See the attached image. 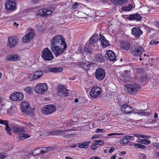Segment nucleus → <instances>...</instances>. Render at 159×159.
<instances>
[{"label": "nucleus", "instance_id": "f257e3e1", "mask_svg": "<svg viewBox=\"0 0 159 159\" xmlns=\"http://www.w3.org/2000/svg\"><path fill=\"white\" fill-rule=\"evenodd\" d=\"M67 45L64 38L61 35H55L50 40V48L56 57L63 53L66 50Z\"/></svg>", "mask_w": 159, "mask_h": 159}, {"label": "nucleus", "instance_id": "f03ea898", "mask_svg": "<svg viewBox=\"0 0 159 159\" xmlns=\"http://www.w3.org/2000/svg\"><path fill=\"white\" fill-rule=\"evenodd\" d=\"M98 36V34L94 33L93 34L85 45L84 49V52L89 53L93 51L96 50L97 48H94V44L98 41L97 39Z\"/></svg>", "mask_w": 159, "mask_h": 159}, {"label": "nucleus", "instance_id": "7ed1b4c3", "mask_svg": "<svg viewBox=\"0 0 159 159\" xmlns=\"http://www.w3.org/2000/svg\"><path fill=\"white\" fill-rule=\"evenodd\" d=\"M120 108L122 112L125 114H130L132 113L137 114L140 116L146 115V112L144 111H139V110H135L132 107L127 104H123L121 106Z\"/></svg>", "mask_w": 159, "mask_h": 159}, {"label": "nucleus", "instance_id": "20e7f679", "mask_svg": "<svg viewBox=\"0 0 159 159\" xmlns=\"http://www.w3.org/2000/svg\"><path fill=\"white\" fill-rule=\"evenodd\" d=\"M126 92L129 94L134 95L140 89V86L137 84H127L125 85Z\"/></svg>", "mask_w": 159, "mask_h": 159}, {"label": "nucleus", "instance_id": "39448f33", "mask_svg": "<svg viewBox=\"0 0 159 159\" xmlns=\"http://www.w3.org/2000/svg\"><path fill=\"white\" fill-rule=\"evenodd\" d=\"M144 48L141 46L136 45L133 47L131 48L130 52L132 55L134 57H141L144 52Z\"/></svg>", "mask_w": 159, "mask_h": 159}, {"label": "nucleus", "instance_id": "423d86ee", "mask_svg": "<svg viewBox=\"0 0 159 159\" xmlns=\"http://www.w3.org/2000/svg\"><path fill=\"white\" fill-rule=\"evenodd\" d=\"M41 57L45 61H51L54 58L51 52L48 48H44L42 51Z\"/></svg>", "mask_w": 159, "mask_h": 159}, {"label": "nucleus", "instance_id": "0eeeda50", "mask_svg": "<svg viewBox=\"0 0 159 159\" xmlns=\"http://www.w3.org/2000/svg\"><path fill=\"white\" fill-rule=\"evenodd\" d=\"M21 111L25 113L26 115H29L33 113V111L30 108V104L26 101L23 102L20 104Z\"/></svg>", "mask_w": 159, "mask_h": 159}, {"label": "nucleus", "instance_id": "6e6552de", "mask_svg": "<svg viewBox=\"0 0 159 159\" xmlns=\"http://www.w3.org/2000/svg\"><path fill=\"white\" fill-rule=\"evenodd\" d=\"M43 75V71L37 70L30 75L28 77V79L30 81L36 80L41 78Z\"/></svg>", "mask_w": 159, "mask_h": 159}, {"label": "nucleus", "instance_id": "1a4fd4ad", "mask_svg": "<svg viewBox=\"0 0 159 159\" xmlns=\"http://www.w3.org/2000/svg\"><path fill=\"white\" fill-rule=\"evenodd\" d=\"M95 78L99 81L102 80L106 76L105 71L102 68L97 69L95 73Z\"/></svg>", "mask_w": 159, "mask_h": 159}, {"label": "nucleus", "instance_id": "9d476101", "mask_svg": "<svg viewBox=\"0 0 159 159\" xmlns=\"http://www.w3.org/2000/svg\"><path fill=\"white\" fill-rule=\"evenodd\" d=\"M102 89L99 86H94L91 89L90 92L91 97L93 98H96L102 93Z\"/></svg>", "mask_w": 159, "mask_h": 159}, {"label": "nucleus", "instance_id": "9b49d317", "mask_svg": "<svg viewBox=\"0 0 159 159\" xmlns=\"http://www.w3.org/2000/svg\"><path fill=\"white\" fill-rule=\"evenodd\" d=\"M8 39L7 45L10 48L14 47L19 42L18 38L15 36H9Z\"/></svg>", "mask_w": 159, "mask_h": 159}, {"label": "nucleus", "instance_id": "f8f14e48", "mask_svg": "<svg viewBox=\"0 0 159 159\" xmlns=\"http://www.w3.org/2000/svg\"><path fill=\"white\" fill-rule=\"evenodd\" d=\"M56 109L54 106L52 105H48L42 108L41 112L43 114L48 115L55 111Z\"/></svg>", "mask_w": 159, "mask_h": 159}, {"label": "nucleus", "instance_id": "ddd939ff", "mask_svg": "<svg viewBox=\"0 0 159 159\" xmlns=\"http://www.w3.org/2000/svg\"><path fill=\"white\" fill-rule=\"evenodd\" d=\"M47 85L45 83H39L34 87V90L38 93H43L47 90Z\"/></svg>", "mask_w": 159, "mask_h": 159}, {"label": "nucleus", "instance_id": "4468645a", "mask_svg": "<svg viewBox=\"0 0 159 159\" xmlns=\"http://www.w3.org/2000/svg\"><path fill=\"white\" fill-rule=\"evenodd\" d=\"M23 94L20 92H15L12 93L10 97V99L12 101L22 100L23 98Z\"/></svg>", "mask_w": 159, "mask_h": 159}, {"label": "nucleus", "instance_id": "2eb2a0df", "mask_svg": "<svg viewBox=\"0 0 159 159\" xmlns=\"http://www.w3.org/2000/svg\"><path fill=\"white\" fill-rule=\"evenodd\" d=\"M57 94L61 98H64L68 96V92L64 86H60L58 87Z\"/></svg>", "mask_w": 159, "mask_h": 159}, {"label": "nucleus", "instance_id": "dca6fc26", "mask_svg": "<svg viewBox=\"0 0 159 159\" xmlns=\"http://www.w3.org/2000/svg\"><path fill=\"white\" fill-rule=\"evenodd\" d=\"M143 33V32L139 28L134 27L131 30V34L136 38H139Z\"/></svg>", "mask_w": 159, "mask_h": 159}, {"label": "nucleus", "instance_id": "f3484780", "mask_svg": "<svg viewBox=\"0 0 159 159\" xmlns=\"http://www.w3.org/2000/svg\"><path fill=\"white\" fill-rule=\"evenodd\" d=\"M106 57L108 60L111 61H115L116 60L115 53L112 51L109 50L107 51Z\"/></svg>", "mask_w": 159, "mask_h": 159}, {"label": "nucleus", "instance_id": "a211bd4d", "mask_svg": "<svg viewBox=\"0 0 159 159\" xmlns=\"http://www.w3.org/2000/svg\"><path fill=\"white\" fill-rule=\"evenodd\" d=\"M127 19L130 21L135 20L136 21H140L142 19V17L138 13L131 14L127 17Z\"/></svg>", "mask_w": 159, "mask_h": 159}, {"label": "nucleus", "instance_id": "6ab92c4d", "mask_svg": "<svg viewBox=\"0 0 159 159\" xmlns=\"http://www.w3.org/2000/svg\"><path fill=\"white\" fill-rule=\"evenodd\" d=\"M34 34L33 32H29L23 37L22 39V42L23 43H27L29 42L33 38Z\"/></svg>", "mask_w": 159, "mask_h": 159}, {"label": "nucleus", "instance_id": "aec40b11", "mask_svg": "<svg viewBox=\"0 0 159 159\" xmlns=\"http://www.w3.org/2000/svg\"><path fill=\"white\" fill-rule=\"evenodd\" d=\"M5 7L7 9L14 11L16 9V3L13 1H8L6 3Z\"/></svg>", "mask_w": 159, "mask_h": 159}, {"label": "nucleus", "instance_id": "412c9836", "mask_svg": "<svg viewBox=\"0 0 159 159\" xmlns=\"http://www.w3.org/2000/svg\"><path fill=\"white\" fill-rule=\"evenodd\" d=\"M80 65L84 70H88L90 69V64L89 61L84 59L80 63Z\"/></svg>", "mask_w": 159, "mask_h": 159}, {"label": "nucleus", "instance_id": "4be33fe9", "mask_svg": "<svg viewBox=\"0 0 159 159\" xmlns=\"http://www.w3.org/2000/svg\"><path fill=\"white\" fill-rule=\"evenodd\" d=\"M100 35V37L99 40L101 41L102 45L104 47L109 46L110 44L109 43V41L106 39L104 36L101 35V34Z\"/></svg>", "mask_w": 159, "mask_h": 159}, {"label": "nucleus", "instance_id": "5701e85b", "mask_svg": "<svg viewBox=\"0 0 159 159\" xmlns=\"http://www.w3.org/2000/svg\"><path fill=\"white\" fill-rule=\"evenodd\" d=\"M19 57V56L17 54L11 55L6 58V60L10 61H15L18 60Z\"/></svg>", "mask_w": 159, "mask_h": 159}, {"label": "nucleus", "instance_id": "b1692460", "mask_svg": "<svg viewBox=\"0 0 159 159\" xmlns=\"http://www.w3.org/2000/svg\"><path fill=\"white\" fill-rule=\"evenodd\" d=\"M120 46L123 49L128 50L130 48V44L128 41H124L121 42Z\"/></svg>", "mask_w": 159, "mask_h": 159}, {"label": "nucleus", "instance_id": "393cba45", "mask_svg": "<svg viewBox=\"0 0 159 159\" xmlns=\"http://www.w3.org/2000/svg\"><path fill=\"white\" fill-rule=\"evenodd\" d=\"M12 130L14 133L17 134L25 132L24 128L23 127L14 126L12 127Z\"/></svg>", "mask_w": 159, "mask_h": 159}, {"label": "nucleus", "instance_id": "a878e982", "mask_svg": "<svg viewBox=\"0 0 159 159\" xmlns=\"http://www.w3.org/2000/svg\"><path fill=\"white\" fill-rule=\"evenodd\" d=\"M48 147H40L35 149L36 151H38V152L34 153V155H38L40 154H43L48 151Z\"/></svg>", "mask_w": 159, "mask_h": 159}, {"label": "nucleus", "instance_id": "bb28decb", "mask_svg": "<svg viewBox=\"0 0 159 159\" xmlns=\"http://www.w3.org/2000/svg\"><path fill=\"white\" fill-rule=\"evenodd\" d=\"M95 59L97 61L101 63L105 61V57L99 53L96 55Z\"/></svg>", "mask_w": 159, "mask_h": 159}, {"label": "nucleus", "instance_id": "cd10ccee", "mask_svg": "<svg viewBox=\"0 0 159 159\" xmlns=\"http://www.w3.org/2000/svg\"><path fill=\"white\" fill-rule=\"evenodd\" d=\"M48 70L49 72L53 73L60 72L63 70V69L61 67H48Z\"/></svg>", "mask_w": 159, "mask_h": 159}, {"label": "nucleus", "instance_id": "c85d7f7f", "mask_svg": "<svg viewBox=\"0 0 159 159\" xmlns=\"http://www.w3.org/2000/svg\"><path fill=\"white\" fill-rule=\"evenodd\" d=\"M52 11L48 10L46 8H42V13L41 17H44L52 13Z\"/></svg>", "mask_w": 159, "mask_h": 159}, {"label": "nucleus", "instance_id": "c756f323", "mask_svg": "<svg viewBox=\"0 0 159 159\" xmlns=\"http://www.w3.org/2000/svg\"><path fill=\"white\" fill-rule=\"evenodd\" d=\"M111 2L116 5H120L126 2L127 0H110Z\"/></svg>", "mask_w": 159, "mask_h": 159}, {"label": "nucleus", "instance_id": "7c9ffc66", "mask_svg": "<svg viewBox=\"0 0 159 159\" xmlns=\"http://www.w3.org/2000/svg\"><path fill=\"white\" fill-rule=\"evenodd\" d=\"M89 144V141L83 142L79 144V147L82 148H86Z\"/></svg>", "mask_w": 159, "mask_h": 159}, {"label": "nucleus", "instance_id": "2f4dec72", "mask_svg": "<svg viewBox=\"0 0 159 159\" xmlns=\"http://www.w3.org/2000/svg\"><path fill=\"white\" fill-rule=\"evenodd\" d=\"M148 77V75L147 74L142 75L139 78L140 82L144 83V82H145L147 80Z\"/></svg>", "mask_w": 159, "mask_h": 159}, {"label": "nucleus", "instance_id": "473e14b6", "mask_svg": "<svg viewBox=\"0 0 159 159\" xmlns=\"http://www.w3.org/2000/svg\"><path fill=\"white\" fill-rule=\"evenodd\" d=\"M134 147L136 148L142 150H146L147 149V147L145 146L141 145L139 143L135 144Z\"/></svg>", "mask_w": 159, "mask_h": 159}, {"label": "nucleus", "instance_id": "72a5a7b5", "mask_svg": "<svg viewBox=\"0 0 159 159\" xmlns=\"http://www.w3.org/2000/svg\"><path fill=\"white\" fill-rule=\"evenodd\" d=\"M133 8L132 4H129L127 7L124 6L122 7V10L125 11H130Z\"/></svg>", "mask_w": 159, "mask_h": 159}, {"label": "nucleus", "instance_id": "f704fd0d", "mask_svg": "<svg viewBox=\"0 0 159 159\" xmlns=\"http://www.w3.org/2000/svg\"><path fill=\"white\" fill-rule=\"evenodd\" d=\"M8 122H7L5 123V124L4 125L6 126V128H5L6 131L8 133V134L10 135H11V128L8 125Z\"/></svg>", "mask_w": 159, "mask_h": 159}, {"label": "nucleus", "instance_id": "c9c22d12", "mask_svg": "<svg viewBox=\"0 0 159 159\" xmlns=\"http://www.w3.org/2000/svg\"><path fill=\"white\" fill-rule=\"evenodd\" d=\"M63 131H61L60 130H52L49 133V134L52 135H57L61 134L62 132H63Z\"/></svg>", "mask_w": 159, "mask_h": 159}, {"label": "nucleus", "instance_id": "e433bc0d", "mask_svg": "<svg viewBox=\"0 0 159 159\" xmlns=\"http://www.w3.org/2000/svg\"><path fill=\"white\" fill-rule=\"evenodd\" d=\"M129 140L125 137L124 138L121 139L120 141V143L121 144H125L130 142Z\"/></svg>", "mask_w": 159, "mask_h": 159}, {"label": "nucleus", "instance_id": "4c0bfd02", "mask_svg": "<svg viewBox=\"0 0 159 159\" xmlns=\"http://www.w3.org/2000/svg\"><path fill=\"white\" fill-rule=\"evenodd\" d=\"M104 143V142L102 140H94L93 141V144L99 145H102Z\"/></svg>", "mask_w": 159, "mask_h": 159}, {"label": "nucleus", "instance_id": "58836bf2", "mask_svg": "<svg viewBox=\"0 0 159 159\" xmlns=\"http://www.w3.org/2000/svg\"><path fill=\"white\" fill-rule=\"evenodd\" d=\"M32 89L30 87H27L24 89V91L28 94H30L31 93Z\"/></svg>", "mask_w": 159, "mask_h": 159}, {"label": "nucleus", "instance_id": "ea45409f", "mask_svg": "<svg viewBox=\"0 0 159 159\" xmlns=\"http://www.w3.org/2000/svg\"><path fill=\"white\" fill-rule=\"evenodd\" d=\"M139 159H146V157L144 154L139 153Z\"/></svg>", "mask_w": 159, "mask_h": 159}, {"label": "nucleus", "instance_id": "a19ab883", "mask_svg": "<svg viewBox=\"0 0 159 159\" xmlns=\"http://www.w3.org/2000/svg\"><path fill=\"white\" fill-rule=\"evenodd\" d=\"M42 13V9H39L36 10L35 13L37 16L41 17Z\"/></svg>", "mask_w": 159, "mask_h": 159}, {"label": "nucleus", "instance_id": "79ce46f5", "mask_svg": "<svg viewBox=\"0 0 159 159\" xmlns=\"http://www.w3.org/2000/svg\"><path fill=\"white\" fill-rule=\"evenodd\" d=\"M159 43V41H157L156 40H152L150 42V44L151 45H156L158 44Z\"/></svg>", "mask_w": 159, "mask_h": 159}, {"label": "nucleus", "instance_id": "37998d69", "mask_svg": "<svg viewBox=\"0 0 159 159\" xmlns=\"http://www.w3.org/2000/svg\"><path fill=\"white\" fill-rule=\"evenodd\" d=\"M95 132L96 133H104L105 132V130L103 129H100L99 128H98L96 129V130L95 131Z\"/></svg>", "mask_w": 159, "mask_h": 159}, {"label": "nucleus", "instance_id": "c03bdc74", "mask_svg": "<svg viewBox=\"0 0 159 159\" xmlns=\"http://www.w3.org/2000/svg\"><path fill=\"white\" fill-rule=\"evenodd\" d=\"M125 138L129 140H134V136H131L129 135H126Z\"/></svg>", "mask_w": 159, "mask_h": 159}, {"label": "nucleus", "instance_id": "a18cd8bd", "mask_svg": "<svg viewBox=\"0 0 159 159\" xmlns=\"http://www.w3.org/2000/svg\"><path fill=\"white\" fill-rule=\"evenodd\" d=\"M24 134H19L18 136V137L19 138V141H21L23 139H24Z\"/></svg>", "mask_w": 159, "mask_h": 159}, {"label": "nucleus", "instance_id": "49530a36", "mask_svg": "<svg viewBox=\"0 0 159 159\" xmlns=\"http://www.w3.org/2000/svg\"><path fill=\"white\" fill-rule=\"evenodd\" d=\"M151 141L150 140H148L147 139H143V144L148 145L150 143Z\"/></svg>", "mask_w": 159, "mask_h": 159}, {"label": "nucleus", "instance_id": "de8ad7c7", "mask_svg": "<svg viewBox=\"0 0 159 159\" xmlns=\"http://www.w3.org/2000/svg\"><path fill=\"white\" fill-rule=\"evenodd\" d=\"M129 71L128 70H125V72L124 75V77L125 78H129L130 76L129 75H126L127 74H128L127 75H129Z\"/></svg>", "mask_w": 159, "mask_h": 159}, {"label": "nucleus", "instance_id": "09e8293b", "mask_svg": "<svg viewBox=\"0 0 159 159\" xmlns=\"http://www.w3.org/2000/svg\"><path fill=\"white\" fill-rule=\"evenodd\" d=\"M39 0H30L31 2L34 4H37L39 3Z\"/></svg>", "mask_w": 159, "mask_h": 159}, {"label": "nucleus", "instance_id": "8fccbe9b", "mask_svg": "<svg viewBox=\"0 0 159 159\" xmlns=\"http://www.w3.org/2000/svg\"><path fill=\"white\" fill-rule=\"evenodd\" d=\"M140 138L142 139H145L146 138L148 139L150 138L149 136H146L142 135H140Z\"/></svg>", "mask_w": 159, "mask_h": 159}, {"label": "nucleus", "instance_id": "3c124183", "mask_svg": "<svg viewBox=\"0 0 159 159\" xmlns=\"http://www.w3.org/2000/svg\"><path fill=\"white\" fill-rule=\"evenodd\" d=\"M8 121L7 120H3L1 119H0V124L4 125L6 123H7L8 122Z\"/></svg>", "mask_w": 159, "mask_h": 159}, {"label": "nucleus", "instance_id": "603ef678", "mask_svg": "<svg viewBox=\"0 0 159 159\" xmlns=\"http://www.w3.org/2000/svg\"><path fill=\"white\" fill-rule=\"evenodd\" d=\"M95 144H93V145L91 146V148L93 150H96L97 148H98V147H97Z\"/></svg>", "mask_w": 159, "mask_h": 159}, {"label": "nucleus", "instance_id": "864d4df0", "mask_svg": "<svg viewBox=\"0 0 159 159\" xmlns=\"http://www.w3.org/2000/svg\"><path fill=\"white\" fill-rule=\"evenodd\" d=\"M78 4L77 2L75 3L72 6V8L73 9H75L77 8Z\"/></svg>", "mask_w": 159, "mask_h": 159}, {"label": "nucleus", "instance_id": "5fc2aeb1", "mask_svg": "<svg viewBox=\"0 0 159 159\" xmlns=\"http://www.w3.org/2000/svg\"><path fill=\"white\" fill-rule=\"evenodd\" d=\"M137 142L142 144L143 143V139H139L137 140Z\"/></svg>", "mask_w": 159, "mask_h": 159}, {"label": "nucleus", "instance_id": "6e6d98bb", "mask_svg": "<svg viewBox=\"0 0 159 159\" xmlns=\"http://www.w3.org/2000/svg\"><path fill=\"white\" fill-rule=\"evenodd\" d=\"M115 150V149L114 147H111L109 150L108 152L109 153H111Z\"/></svg>", "mask_w": 159, "mask_h": 159}, {"label": "nucleus", "instance_id": "4d7b16f0", "mask_svg": "<svg viewBox=\"0 0 159 159\" xmlns=\"http://www.w3.org/2000/svg\"><path fill=\"white\" fill-rule=\"evenodd\" d=\"M6 157L5 155L3 154L0 153V159H3Z\"/></svg>", "mask_w": 159, "mask_h": 159}, {"label": "nucleus", "instance_id": "13d9d810", "mask_svg": "<svg viewBox=\"0 0 159 159\" xmlns=\"http://www.w3.org/2000/svg\"><path fill=\"white\" fill-rule=\"evenodd\" d=\"M24 134V139H27V138H28L29 137H30V136L28 134Z\"/></svg>", "mask_w": 159, "mask_h": 159}, {"label": "nucleus", "instance_id": "bf43d9fd", "mask_svg": "<svg viewBox=\"0 0 159 159\" xmlns=\"http://www.w3.org/2000/svg\"><path fill=\"white\" fill-rule=\"evenodd\" d=\"M133 135L137 138H140V134H139L135 133L133 134Z\"/></svg>", "mask_w": 159, "mask_h": 159}, {"label": "nucleus", "instance_id": "052dcab7", "mask_svg": "<svg viewBox=\"0 0 159 159\" xmlns=\"http://www.w3.org/2000/svg\"><path fill=\"white\" fill-rule=\"evenodd\" d=\"M155 25L156 27L158 29V30H159V22H156L155 23Z\"/></svg>", "mask_w": 159, "mask_h": 159}, {"label": "nucleus", "instance_id": "680f3d73", "mask_svg": "<svg viewBox=\"0 0 159 159\" xmlns=\"http://www.w3.org/2000/svg\"><path fill=\"white\" fill-rule=\"evenodd\" d=\"M90 159H100V158L98 156H94L91 157Z\"/></svg>", "mask_w": 159, "mask_h": 159}, {"label": "nucleus", "instance_id": "e2e57ef3", "mask_svg": "<svg viewBox=\"0 0 159 159\" xmlns=\"http://www.w3.org/2000/svg\"><path fill=\"white\" fill-rule=\"evenodd\" d=\"M126 153V152L125 151H122L119 153L120 156H121L122 155H124Z\"/></svg>", "mask_w": 159, "mask_h": 159}, {"label": "nucleus", "instance_id": "0e129e2a", "mask_svg": "<svg viewBox=\"0 0 159 159\" xmlns=\"http://www.w3.org/2000/svg\"><path fill=\"white\" fill-rule=\"evenodd\" d=\"M44 72L45 73H47L49 72V71L48 70V67L45 69L44 70Z\"/></svg>", "mask_w": 159, "mask_h": 159}, {"label": "nucleus", "instance_id": "69168bd1", "mask_svg": "<svg viewBox=\"0 0 159 159\" xmlns=\"http://www.w3.org/2000/svg\"><path fill=\"white\" fill-rule=\"evenodd\" d=\"M154 146L157 148H158L159 147V144L157 143H154Z\"/></svg>", "mask_w": 159, "mask_h": 159}, {"label": "nucleus", "instance_id": "338daca9", "mask_svg": "<svg viewBox=\"0 0 159 159\" xmlns=\"http://www.w3.org/2000/svg\"><path fill=\"white\" fill-rule=\"evenodd\" d=\"M72 135V134H66L64 136V137H65V138L70 137Z\"/></svg>", "mask_w": 159, "mask_h": 159}, {"label": "nucleus", "instance_id": "774afa93", "mask_svg": "<svg viewBox=\"0 0 159 159\" xmlns=\"http://www.w3.org/2000/svg\"><path fill=\"white\" fill-rule=\"evenodd\" d=\"M65 159H74L73 158H71L70 157L66 156L65 157Z\"/></svg>", "mask_w": 159, "mask_h": 159}]
</instances>
